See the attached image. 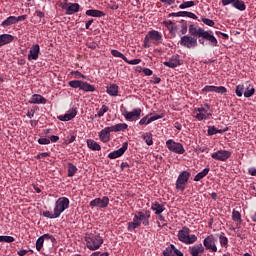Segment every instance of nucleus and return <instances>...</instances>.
Wrapping results in <instances>:
<instances>
[{
  "mask_svg": "<svg viewBox=\"0 0 256 256\" xmlns=\"http://www.w3.org/2000/svg\"><path fill=\"white\" fill-rule=\"evenodd\" d=\"M60 7L66 10V15H75V13H79V10L81 9V5H79V3H68L67 0H65Z\"/></svg>",
  "mask_w": 256,
  "mask_h": 256,
  "instance_id": "nucleus-9",
  "label": "nucleus"
},
{
  "mask_svg": "<svg viewBox=\"0 0 256 256\" xmlns=\"http://www.w3.org/2000/svg\"><path fill=\"white\" fill-rule=\"evenodd\" d=\"M129 147V143L124 142L122 144V147L116 151H113L108 154L109 159H117L125 154V151H127V148Z\"/></svg>",
  "mask_w": 256,
  "mask_h": 256,
  "instance_id": "nucleus-15",
  "label": "nucleus"
},
{
  "mask_svg": "<svg viewBox=\"0 0 256 256\" xmlns=\"http://www.w3.org/2000/svg\"><path fill=\"white\" fill-rule=\"evenodd\" d=\"M45 157H49V153L48 152H43L40 153L36 156V159H45Z\"/></svg>",
  "mask_w": 256,
  "mask_h": 256,
  "instance_id": "nucleus-60",
  "label": "nucleus"
},
{
  "mask_svg": "<svg viewBox=\"0 0 256 256\" xmlns=\"http://www.w3.org/2000/svg\"><path fill=\"white\" fill-rule=\"evenodd\" d=\"M232 221H234V223H237L238 225H241V223H243V219L241 217V212H239L237 210H233L232 211Z\"/></svg>",
  "mask_w": 256,
  "mask_h": 256,
  "instance_id": "nucleus-34",
  "label": "nucleus"
},
{
  "mask_svg": "<svg viewBox=\"0 0 256 256\" xmlns=\"http://www.w3.org/2000/svg\"><path fill=\"white\" fill-rule=\"evenodd\" d=\"M125 119H127V121H137L139 119V117H141V109H134L131 112H127L125 114Z\"/></svg>",
  "mask_w": 256,
  "mask_h": 256,
  "instance_id": "nucleus-19",
  "label": "nucleus"
},
{
  "mask_svg": "<svg viewBox=\"0 0 256 256\" xmlns=\"http://www.w3.org/2000/svg\"><path fill=\"white\" fill-rule=\"evenodd\" d=\"M111 55H113V57H118L123 61H127V58L123 55V53L119 52V50H111Z\"/></svg>",
  "mask_w": 256,
  "mask_h": 256,
  "instance_id": "nucleus-47",
  "label": "nucleus"
},
{
  "mask_svg": "<svg viewBox=\"0 0 256 256\" xmlns=\"http://www.w3.org/2000/svg\"><path fill=\"white\" fill-rule=\"evenodd\" d=\"M163 116L161 115H154V116H151L150 118L146 119V125H149L150 123H153V121H157L158 119H162Z\"/></svg>",
  "mask_w": 256,
  "mask_h": 256,
  "instance_id": "nucleus-49",
  "label": "nucleus"
},
{
  "mask_svg": "<svg viewBox=\"0 0 256 256\" xmlns=\"http://www.w3.org/2000/svg\"><path fill=\"white\" fill-rule=\"evenodd\" d=\"M77 171V166H75L73 163L68 164V177H73Z\"/></svg>",
  "mask_w": 256,
  "mask_h": 256,
  "instance_id": "nucleus-39",
  "label": "nucleus"
},
{
  "mask_svg": "<svg viewBox=\"0 0 256 256\" xmlns=\"http://www.w3.org/2000/svg\"><path fill=\"white\" fill-rule=\"evenodd\" d=\"M226 131H228V128H224V129H217L215 126H209L208 127V135H217V133H225Z\"/></svg>",
  "mask_w": 256,
  "mask_h": 256,
  "instance_id": "nucleus-33",
  "label": "nucleus"
},
{
  "mask_svg": "<svg viewBox=\"0 0 256 256\" xmlns=\"http://www.w3.org/2000/svg\"><path fill=\"white\" fill-rule=\"evenodd\" d=\"M125 63H128V65H139V63H141V59H133V60L127 59Z\"/></svg>",
  "mask_w": 256,
  "mask_h": 256,
  "instance_id": "nucleus-56",
  "label": "nucleus"
},
{
  "mask_svg": "<svg viewBox=\"0 0 256 256\" xmlns=\"http://www.w3.org/2000/svg\"><path fill=\"white\" fill-rule=\"evenodd\" d=\"M170 15L171 17H189V19H197V15H195V13L188 11L173 12Z\"/></svg>",
  "mask_w": 256,
  "mask_h": 256,
  "instance_id": "nucleus-23",
  "label": "nucleus"
},
{
  "mask_svg": "<svg viewBox=\"0 0 256 256\" xmlns=\"http://www.w3.org/2000/svg\"><path fill=\"white\" fill-rule=\"evenodd\" d=\"M149 219H151V212L140 211L134 215L133 221L128 223V231H135L138 227L144 225L147 227L149 225Z\"/></svg>",
  "mask_w": 256,
  "mask_h": 256,
  "instance_id": "nucleus-1",
  "label": "nucleus"
},
{
  "mask_svg": "<svg viewBox=\"0 0 256 256\" xmlns=\"http://www.w3.org/2000/svg\"><path fill=\"white\" fill-rule=\"evenodd\" d=\"M209 104H204L199 108L194 109V117L197 121H207V119H211L213 113L209 111Z\"/></svg>",
  "mask_w": 256,
  "mask_h": 256,
  "instance_id": "nucleus-5",
  "label": "nucleus"
},
{
  "mask_svg": "<svg viewBox=\"0 0 256 256\" xmlns=\"http://www.w3.org/2000/svg\"><path fill=\"white\" fill-rule=\"evenodd\" d=\"M221 3L223 5V7H227V5H232V7H233L235 0H222Z\"/></svg>",
  "mask_w": 256,
  "mask_h": 256,
  "instance_id": "nucleus-58",
  "label": "nucleus"
},
{
  "mask_svg": "<svg viewBox=\"0 0 256 256\" xmlns=\"http://www.w3.org/2000/svg\"><path fill=\"white\" fill-rule=\"evenodd\" d=\"M235 93L237 97H243V95H245V86L243 84L237 85Z\"/></svg>",
  "mask_w": 256,
  "mask_h": 256,
  "instance_id": "nucleus-40",
  "label": "nucleus"
},
{
  "mask_svg": "<svg viewBox=\"0 0 256 256\" xmlns=\"http://www.w3.org/2000/svg\"><path fill=\"white\" fill-rule=\"evenodd\" d=\"M180 45L181 47H186V49H195V47H197V38L189 35L182 36Z\"/></svg>",
  "mask_w": 256,
  "mask_h": 256,
  "instance_id": "nucleus-10",
  "label": "nucleus"
},
{
  "mask_svg": "<svg viewBox=\"0 0 256 256\" xmlns=\"http://www.w3.org/2000/svg\"><path fill=\"white\" fill-rule=\"evenodd\" d=\"M166 146L169 151L177 153V155H183V153H185V148L183 147V144L175 142L171 139L166 142Z\"/></svg>",
  "mask_w": 256,
  "mask_h": 256,
  "instance_id": "nucleus-11",
  "label": "nucleus"
},
{
  "mask_svg": "<svg viewBox=\"0 0 256 256\" xmlns=\"http://www.w3.org/2000/svg\"><path fill=\"white\" fill-rule=\"evenodd\" d=\"M83 81L81 80H71L68 85L69 87H72V89H81V84Z\"/></svg>",
  "mask_w": 256,
  "mask_h": 256,
  "instance_id": "nucleus-42",
  "label": "nucleus"
},
{
  "mask_svg": "<svg viewBox=\"0 0 256 256\" xmlns=\"http://www.w3.org/2000/svg\"><path fill=\"white\" fill-rule=\"evenodd\" d=\"M248 172L249 175H252V177H256V168H250Z\"/></svg>",
  "mask_w": 256,
  "mask_h": 256,
  "instance_id": "nucleus-64",
  "label": "nucleus"
},
{
  "mask_svg": "<svg viewBox=\"0 0 256 256\" xmlns=\"http://www.w3.org/2000/svg\"><path fill=\"white\" fill-rule=\"evenodd\" d=\"M87 249L97 251L103 245V238L96 231L87 232L85 235Z\"/></svg>",
  "mask_w": 256,
  "mask_h": 256,
  "instance_id": "nucleus-2",
  "label": "nucleus"
},
{
  "mask_svg": "<svg viewBox=\"0 0 256 256\" xmlns=\"http://www.w3.org/2000/svg\"><path fill=\"white\" fill-rule=\"evenodd\" d=\"M151 209L155 211V215H161L165 211V207L158 202L153 203Z\"/></svg>",
  "mask_w": 256,
  "mask_h": 256,
  "instance_id": "nucleus-32",
  "label": "nucleus"
},
{
  "mask_svg": "<svg viewBox=\"0 0 256 256\" xmlns=\"http://www.w3.org/2000/svg\"><path fill=\"white\" fill-rule=\"evenodd\" d=\"M203 245L206 251H211L212 253H217V239L215 236L209 235L203 240Z\"/></svg>",
  "mask_w": 256,
  "mask_h": 256,
  "instance_id": "nucleus-8",
  "label": "nucleus"
},
{
  "mask_svg": "<svg viewBox=\"0 0 256 256\" xmlns=\"http://www.w3.org/2000/svg\"><path fill=\"white\" fill-rule=\"evenodd\" d=\"M77 117V110L75 108L70 109L66 114L58 116L59 121H71Z\"/></svg>",
  "mask_w": 256,
  "mask_h": 256,
  "instance_id": "nucleus-21",
  "label": "nucleus"
},
{
  "mask_svg": "<svg viewBox=\"0 0 256 256\" xmlns=\"http://www.w3.org/2000/svg\"><path fill=\"white\" fill-rule=\"evenodd\" d=\"M143 73L144 75H146L147 77L153 75V70L149 69V68H144L143 69Z\"/></svg>",
  "mask_w": 256,
  "mask_h": 256,
  "instance_id": "nucleus-61",
  "label": "nucleus"
},
{
  "mask_svg": "<svg viewBox=\"0 0 256 256\" xmlns=\"http://www.w3.org/2000/svg\"><path fill=\"white\" fill-rule=\"evenodd\" d=\"M109 205V197L104 196L102 198H95L90 201V207H100L101 209H105Z\"/></svg>",
  "mask_w": 256,
  "mask_h": 256,
  "instance_id": "nucleus-12",
  "label": "nucleus"
},
{
  "mask_svg": "<svg viewBox=\"0 0 256 256\" xmlns=\"http://www.w3.org/2000/svg\"><path fill=\"white\" fill-rule=\"evenodd\" d=\"M26 116L28 117V119H33V117H35V110H28Z\"/></svg>",
  "mask_w": 256,
  "mask_h": 256,
  "instance_id": "nucleus-62",
  "label": "nucleus"
},
{
  "mask_svg": "<svg viewBox=\"0 0 256 256\" xmlns=\"http://www.w3.org/2000/svg\"><path fill=\"white\" fill-rule=\"evenodd\" d=\"M163 43V34L159 31L151 30L149 31L144 38V48L149 49L153 45H161Z\"/></svg>",
  "mask_w": 256,
  "mask_h": 256,
  "instance_id": "nucleus-3",
  "label": "nucleus"
},
{
  "mask_svg": "<svg viewBox=\"0 0 256 256\" xmlns=\"http://www.w3.org/2000/svg\"><path fill=\"white\" fill-rule=\"evenodd\" d=\"M210 168L206 167L203 169V171L199 172L195 177L194 181H201V179L207 177L209 175Z\"/></svg>",
  "mask_w": 256,
  "mask_h": 256,
  "instance_id": "nucleus-36",
  "label": "nucleus"
},
{
  "mask_svg": "<svg viewBox=\"0 0 256 256\" xmlns=\"http://www.w3.org/2000/svg\"><path fill=\"white\" fill-rule=\"evenodd\" d=\"M201 21L202 23H204V25H207L208 27H213L215 25V22L209 18L202 17Z\"/></svg>",
  "mask_w": 256,
  "mask_h": 256,
  "instance_id": "nucleus-48",
  "label": "nucleus"
},
{
  "mask_svg": "<svg viewBox=\"0 0 256 256\" xmlns=\"http://www.w3.org/2000/svg\"><path fill=\"white\" fill-rule=\"evenodd\" d=\"M45 239H50L52 243H55L56 241L55 237L49 234H44L36 240V251H41V249H43V244L45 243Z\"/></svg>",
  "mask_w": 256,
  "mask_h": 256,
  "instance_id": "nucleus-16",
  "label": "nucleus"
},
{
  "mask_svg": "<svg viewBox=\"0 0 256 256\" xmlns=\"http://www.w3.org/2000/svg\"><path fill=\"white\" fill-rule=\"evenodd\" d=\"M253 95H255V88L248 86L244 91V97L249 98V97H253Z\"/></svg>",
  "mask_w": 256,
  "mask_h": 256,
  "instance_id": "nucleus-45",
  "label": "nucleus"
},
{
  "mask_svg": "<svg viewBox=\"0 0 256 256\" xmlns=\"http://www.w3.org/2000/svg\"><path fill=\"white\" fill-rule=\"evenodd\" d=\"M212 159L216 161H227L231 157V152L227 150H218L211 155Z\"/></svg>",
  "mask_w": 256,
  "mask_h": 256,
  "instance_id": "nucleus-14",
  "label": "nucleus"
},
{
  "mask_svg": "<svg viewBox=\"0 0 256 256\" xmlns=\"http://www.w3.org/2000/svg\"><path fill=\"white\" fill-rule=\"evenodd\" d=\"M29 103H31V105H45V103H47V99L39 94H34Z\"/></svg>",
  "mask_w": 256,
  "mask_h": 256,
  "instance_id": "nucleus-22",
  "label": "nucleus"
},
{
  "mask_svg": "<svg viewBox=\"0 0 256 256\" xmlns=\"http://www.w3.org/2000/svg\"><path fill=\"white\" fill-rule=\"evenodd\" d=\"M43 217H46L47 219H58V214L53 210V212L50 211H44Z\"/></svg>",
  "mask_w": 256,
  "mask_h": 256,
  "instance_id": "nucleus-41",
  "label": "nucleus"
},
{
  "mask_svg": "<svg viewBox=\"0 0 256 256\" xmlns=\"http://www.w3.org/2000/svg\"><path fill=\"white\" fill-rule=\"evenodd\" d=\"M38 143L39 145H49V143H51V140L49 138H39Z\"/></svg>",
  "mask_w": 256,
  "mask_h": 256,
  "instance_id": "nucleus-53",
  "label": "nucleus"
},
{
  "mask_svg": "<svg viewBox=\"0 0 256 256\" xmlns=\"http://www.w3.org/2000/svg\"><path fill=\"white\" fill-rule=\"evenodd\" d=\"M143 141H145L146 145H153V134L152 133H144L142 135Z\"/></svg>",
  "mask_w": 256,
  "mask_h": 256,
  "instance_id": "nucleus-38",
  "label": "nucleus"
},
{
  "mask_svg": "<svg viewBox=\"0 0 256 256\" xmlns=\"http://www.w3.org/2000/svg\"><path fill=\"white\" fill-rule=\"evenodd\" d=\"M173 249H175V245L170 244L169 247L164 249L163 256H173Z\"/></svg>",
  "mask_w": 256,
  "mask_h": 256,
  "instance_id": "nucleus-46",
  "label": "nucleus"
},
{
  "mask_svg": "<svg viewBox=\"0 0 256 256\" xmlns=\"http://www.w3.org/2000/svg\"><path fill=\"white\" fill-rule=\"evenodd\" d=\"M173 256H184L183 252H181L177 247L173 248Z\"/></svg>",
  "mask_w": 256,
  "mask_h": 256,
  "instance_id": "nucleus-59",
  "label": "nucleus"
},
{
  "mask_svg": "<svg viewBox=\"0 0 256 256\" xmlns=\"http://www.w3.org/2000/svg\"><path fill=\"white\" fill-rule=\"evenodd\" d=\"M107 111H109V107L107 105H102L100 109H97L96 117H99V118L103 117V115H105Z\"/></svg>",
  "mask_w": 256,
  "mask_h": 256,
  "instance_id": "nucleus-43",
  "label": "nucleus"
},
{
  "mask_svg": "<svg viewBox=\"0 0 256 256\" xmlns=\"http://www.w3.org/2000/svg\"><path fill=\"white\" fill-rule=\"evenodd\" d=\"M215 93H220V95H223L224 93H227V88H225V86H215Z\"/></svg>",
  "mask_w": 256,
  "mask_h": 256,
  "instance_id": "nucleus-51",
  "label": "nucleus"
},
{
  "mask_svg": "<svg viewBox=\"0 0 256 256\" xmlns=\"http://www.w3.org/2000/svg\"><path fill=\"white\" fill-rule=\"evenodd\" d=\"M204 32H205V29L203 28H197V27H194L193 25L189 26V33L193 37H202Z\"/></svg>",
  "mask_w": 256,
  "mask_h": 256,
  "instance_id": "nucleus-25",
  "label": "nucleus"
},
{
  "mask_svg": "<svg viewBox=\"0 0 256 256\" xmlns=\"http://www.w3.org/2000/svg\"><path fill=\"white\" fill-rule=\"evenodd\" d=\"M72 75H75L76 79H87V76L83 75L79 71H74L72 72Z\"/></svg>",
  "mask_w": 256,
  "mask_h": 256,
  "instance_id": "nucleus-55",
  "label": "nucleus"
},
{
  "mask_svg": "<svg viewBox=\"0 0 256 256\" xmlns=\"http://www.w3.org/2000/svg\"><path fill=\"white\" fill-rule=\"evenodd\" d=\"M39 55H41V47L39 44L32 45L28 53V61H37Z\"/></svg>",
  "mask_w": 256,
  "mask_h": 256,
  "instance_id": "nucleus-13",
  "label": "nucleus"
},
{
  "mask_svg": "<svg viewBox=\"0 0 256 256\" xmlns=\"http://www.w3.org/2000/svg\"><path fill=\"white\" fill-rule=\"evenodd\" d=\"M197 3L195 1H186L179 5V9H189V7H195Z\"/></svg>",
  "mask_w": 256,
  "mask_h": 256,
  "instance_id": "nucleus-44",
  "label": "nucleus"
},
{
  "mask_svg": "<svg viewBox=\"0 0 256 256\" xmlns=\"http://www.w3.org/2000/svg\"><path fill=\"white\" fill-rule=\"evenodd\" d=\"M11 25H17V17L9 16L6 20L1 23L2 27H11Z\"/></svg>",
  "mask_w": 256,
  "mask_h": 256,
  "instance_id": "nucleus-29",
  "label": "nucleus"
},
{
  "mask_svg": "<svg viewBox=\"0 0 256 256\" xmlns=\"http://www.w3.org/2000/svg\"><path fill=\"white\" fill-rule=\"evenodd\" d=\"M164 65L170 69H175V67L181 65V59L179 55H173L168 61L164 62Z\"/></svg>",
  "mask_w": 256,
  "mask_h": 256,
  "instance_id": "nucleus-18",
  "label": "nucleus"
},
{
  "mask_svg": "<svg viewBox=\"0 0 256 256\" xmlns=\"http://www.w3.org/2000/svg\"><path fill=\"white\" fill-rule=\"evenodd\" d=\"M2 241H4V243H13L15 238L12 236H2Z\"/></svg>",
  "mask_w": 256,
  "mask_h": 256,
  "instance_id": "nucleus-54",
  "label": "nucleus"
},
{
  "mask_svg": "<svg viewBox=\"0 0 256 256\" xmlns=\"http://www.w3.org/2000/svg\"><path fill=\"white\" fill-rule=\"evenodd\" d=\"M191 230L188 227H183L178 232V241L181 243H185V245H193V243H197V236L195 234H189Z\"/></svg>",
  "mask_w": 256,
  "mask_h": 256,
  "instance_id": "nucleus-4",
  "label": "nucleus"
},
{
  "mask_svg": "<svg viewBox=\"0 0 256 256\" xmlns=\"http://www.w3.org/2000/svg\"><path fill=\"white\" fill-rule=\"evenodd\" d=\"M219 241H220V245H221L222 247H225V246L228 245V243H229V239H227V237H226V236H223V235H220V236H219Z\"/></svg>",
  "mask_w": 256,
  "mask_h": 256,
  "instance_id": "nucleus-50",
  "label": "nucleus"
},
{
  "mask_svg": "<svg viewBox=\"0 0 256 256\" xmlns=\"http://www.w3.org/2000/svg\"><path fill=\"white\" fill-rule=\"evenodd\" d=\"M81 91H85L86 93H93L95 91V87L87 82H83L80 86Z\"/></svg>",
  "mask_w": 256,
  "mask_h": 256,
  "instance_id": "nucleus-35",
  "label": "nucleus"
},
{
  "mask_svg": "<svg viewBox=\"0 0 256 256\" xmlns=\"http://www.w3.org/2000/svg\"><path fill=\"white\" fill-rule=\"evenodd\" d=\"M109 133H112L110 127H105L99 133L100 141L107 143L109 141Z\"/></svg>",
  "mask_w": 256,
  "mask_h": 256,
  "instance_id": "nucleus-24",
  "label": "nucleus"
},
{
  "mask_svg": "<svg viewBox=\"0 0 256 256\" xmlns=\"http://www.w3.org/2000/svg\"><path fill=\"white\" fill-rule=\"evenodd\" d=\"M87 147L91 149V151H101V145L93 139L87 140Z\"/></svg>",
  "mask_w": 256,
  "mask_h": 256,
  "instance_id": "nucleus-30",
  "label": "nucleus"
},
{
  "mask_svg": "<svg viewBox=\"0 0 256 256\" xmlns=\"http://www.w3.org/2000/svg\"><path fill=\"white\" fill-rule=\"evenodd\" d=\"M202 91L204 93H215V86H205Z\"/></svg>",
  "mask_w": 256,
  "mask_h": 256,
  "instance_id": "nucleus-52",
  "label": "nucleus"
},
{
  "mask_svg": "<svg viewBox=\"0 0 256 256\" xmlns=\"http://www.w3.org/2000/svg\"><path fill=\"white\" fill-rule=\"evenodd\" d=\"M15 37L10 34H1L0 35V47H3V45H7L11 43Z\"/></svg>",
  "mask_w": 256,
  "mask_h": 256,
  "instance_id": "nucleus-26",
  "label": "nucleus"
},
{
  "mask_svg": "<svg viewBox=\"0 0 256 256\" xmlns=\"http://www.w3.org/2000/svg\"><path fill=\"white\" fill-rule=\"evenodd\" d=\"M202 39H205L206 41H209L210 45L212 47H217L218 45V41L217 38H215V36L213 34H211L209 31H205L202 34Z\"/></svg>",
  "mask_w": 256,
  "mask_h": 256,
  "instance_id": "nucleus-20",
  "label": "nucleus"
},
{
  "mask_svg": "<svg viewBox=\"0 0 256 256\" xmlns=\"http://www.w3.org/2000/svg\"><path fill=\"white\" fill-rule=\"evenodd\" d=\"M69 198L67 197H60L55 202L54 212L58 217H61V213L65 210L69 209Z\"/></svg>",
  "mask_w": 256,
  "mask_h": 256,
  "instance_id": "nucleus-6",
  "label": "nucleus"
},
{
  "mask_svg": "<svg viewBox=\"0 0 256 256\" xmlns=\"http://www.w3.org/2000/svg\"><path fill=\"white\" fill-rule=\"evenodd\" d=\"M164 5H175V0H160Z\"/></svg>",
  "mask_w": 256,
  "mask_h": 256,
  "instance_id": "nucleus-63",
  "label": "nucleus"
},
{
  "mask_svg": "<svg viewBox=\"0 0 256 256\" xmlns=\"http://www.w3.org/2000/svg\"><path fill=\"white\" fill-rule=\"evenodd\" d=\"M188 251L192 256H201L202 253H205V247H203V244H195L189 246Z\"/></svg>",
  "mask_w": 256,
  "mask_h": 256,
  "instance_id": "nucleus-17",
  "label": "nucleus"
},
{
  "mask_svg": "<svg viewBox=\"0 0 256 256\" xmlns=\"http://www.w3.org/2000/svg\"><path fill=\"white\" fill-rule=\"evenodd\" d=\"M107 93L108 95H111V97H117L119 95V86L116 84H110L107 87Z\"/></svg>",
  "mask_w": 256,
  "mask_h": 256,
  "instance_id": "nucleus-27",
  "label": "nucleus"
},
{
  "mask_svg": "<svg viewBox=\"0 0 256 256\" xmlns=\"http://www.w3.org/2000/svg\"><path fill=\"white\" fill-rule=\"evenodd\" d=\"M190 177L191 173L187 171H183L179 174L176 180L177 191H185V188L187 187V183L189 182Z\"/></svg>",
  "mask_w": 256,
  "mask_h": 256,
  "instance_id": "nucleus-7",
  "label": "nucleus"
},
{
  "mask_svg": "<svg viewBox=\"0 0 256 256\" xmlns=\"http://www.w3.org/2000/svg\"><path fill=\"white\" fill-rule=\"evenodd\" d=\"M232 7H234V9H238V11H245V9H247L243 0H235Z\"/></svg>",
  "mask_w": 256,
  "mask_h": 256,
  "instance_id": "nucleus-37",
  "label": "nucleus"
},
{
  "mask_svg": "<svg viewBox=\"0 0 256 256\" xmlns=\"http://www.w3.org/2000/svg\"><path fill=\"white\" fill-rule=\"evenodd\" d=\"M86 15H88V17H105V12L91 9L86 11Z\"/></svg>",
  "mask_w": 256,
  "mask_h": 256,
  "instance_id": "nucleus-31",
  "label": "nucleus"
},
{
  "mask_svg": "<svg viewBox=\"0 0 256 256\" xmlns=\"http://www.w3.org/2000/svg\"><path fill=\"white\" fill-rule=\"evenodd\" d=\"M127 127H129V125L126 123H119L114 126H110V131H112V133H119V131H125Z\"/></svg>",
  "mask_w": 256,
  "mask_h": 256,
  "instance_id": "nucleus-28",
  "label": "nucleus"
},
{
  "mask_svg": "<svg viewBox=\"0 0 256 256\" xmlns=\"http://www.w3.org/2000/svg\"><path fill=\"white\" fill-rule=\"evenodd\" d=\"M164 24L166 25V27L168 29H170L171 31H173V29H176L175 28V24H173V21H165Z\"/></svg>",
  "mask_w": 256,
  "mask_h": 256,
  "instance_id": "nucleus-57",
  "label": "nucleus"
}]
</instances>
